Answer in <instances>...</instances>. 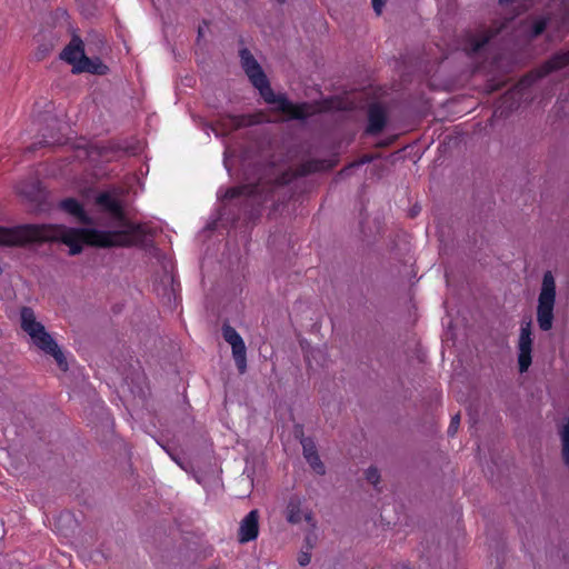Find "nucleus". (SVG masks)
Wrapping results in <instances>:
<instances>
[{
  "label": "nucleus",
  "mask_w": 569,
  "mask_h": 569,
  "mask_svg": "<svg viewBox=\"0 0 569 569\" xmlns=\"http://www.w3.org/2000/svg\"><path fill=\"white\" fill-rule=\"evenodd\" d=\"M96 204L110 214L114 230L67 228L61 224L0 226V246L26 243H63L69 249H82L83 244L102 248L140 246L142 249H160L172 244L171 234L153 222L131 221L122 202L108 191L96 197Z\"/></svg>",
  "instance_id": "nucleus-1"
},
{
  "label": "nucleus",
  "mask_w": 569,
  "mask_h": 569,
  "mask_svg": "<svg viewBox=\"0 0 569 569\" xmlns=\"http://www.w3.org/2000/svg\"><path fill=\"white\" fill-rule=\"evenodd\" d=\"M239 56L244 73L267 103L278 104L277 110L292 120H305L311 114L310 103H293L284 94H276L273 92L264 71L249 49H241Z\"/></svg>",
  "instance_id": "nucleus-2"
},
{
  "label": "nucleus",
  "mask_w": 569,
  "mask_h": 569,
  "mask_svg": "<svg viewBox=\"0 0 569 569\" xmlns=\"http://www.w3.org/2000/svg\"><path fill=\"white\" fill-rule=\"evenodd\" d=\"M239 56L244 73L267 103L278 104L277 110L292 120H305L311 114L310 103H293L284 94H276L273 92L264 71L249 49H241Z\"/></svg>",
  "instance_id": "nucleus-3"
},
{
  "label": "nucleus",
  "mask_w": 569,
  "mask_h": 569,
  "mask_svg": "<svg viewBox=\"0 0 569 569\" xmlns=\"http://www.w3.org/2000/svg\"><path fill=\"white\" fill-rule=\"evenodd\" d=\"M556 303V280L551 271L543 273L538 297L537 322L542 331H549L553 325Z\"/></svg>",
  "instance_id": "nucleus-4"
},
{
  "label": "nucleus",
  "mask_w": 569,
  "mask_h": 569,
  "mask_svg": "<svg viewBox=\"0 0 569 569\" xmlns=\"http://www.w3.org/2000/svg\"><path fill=\"white\" fill-rule=\"evenodd\" d=\"M337 158L331 159H308L296 167V169H287L278 174L270 183L269 189L273 190L278 187H284L297 178L307 177L312 173L329 171L338 164Z\"/></svg>",
  "instance_id": "nucleus-5"
},
{
  "label": "nucleus",
  "mask_w": 569,
  "mask_h": 569,
  "mask_svg": "<svg viewBox=\"0 0 569 569\" xmlns=\"http://www.w3.org/2000/svg\"><path fill=\"white\" fill-rule=\"evenodd\" d=\"M27 335L30 337L32 343L38 349L54 358L60 369L64 371L68 369V363L61 349L51 337V335L47 331L44 326H41L39 329H34V331H31Z\"/></svg>",
  "instance_id": "nucleus-6"
},
{
  "label": "nucleus",
  "mask_w": 569,
  "mask_h": 569,
  "mask_svg": "<svg viewBox=\"0 0 569 569\" xmlns=\"http://www.w3.org/2000/svg\"><path fill=\"white\" fill-rule=\"evenodd\" d=\"M532 345L531 320L522 321L517 342L518 367L521 373L527 372L532 363Z\"/></svg>",
  "instance_id": "nucleus-7"
},
{
  "label": "nucleus",
  "mask_w": 569,
  "mask_h": 569,
  "mask_svg": "<svg viewBox=\"0 0 569 569\" xmlns=\"http://www.w3.org/2000/svg\"><path fill=\"white\" fill-rule=\"evenodd\" d=\"M502 26L482 28L476 32L466 31L462 36L463 50L469 56L478 53L491 39L500 33Z\"/></svg>",
  "instance_id": "nucleus-8"
},
{
  "label": "nucleus",
  "mask_w": 569,
  "mask_h": 569,
  "mask_svg": "<svg viewBox=\"0 0 569 569\" xmlns=\"http://www.w3.org/2000/svg\"><path fill=\"white\" fill-rule=\"evenodd\" d=\"M222 336L223 339L231 346L232 356L237 368L241 373H243L247 368V348L243 339L233 327L227 323H224L222 327Z\"/></svg>",
  "instance_id": "nucleus-9"
},
{
  "label": "nucleus",
  "mask_w": 569,
  "mask_h": 569,
  "mask_svg": "<svg viewBox=\"0 0 569 569\" xmlns=\"http://www.w3.org/2000/svg\"><path fill=\"white\" fill-rule=\"evenodd\" d=\"M305 499L293 495L289 498L286 507V519L291 525H298L306 520L312 528H316L312 511L303 507Z\"/></svg>",
  "instance_id": "nucleus-10"
},
{
  "label": "nucleus",
  "mask_w": 569,
  "mask_h": 569,
  "mask_svg": "<svg viewBox=\"0 0 569 569\" xmlns=\"http://www.w3.org/2000/svg\"><path fill=\"white\" fill-rule=\"evenodd\" d=\"M263 186L261 182L253 184H242L229 188L224 193V199L233 200L244 198L247 202L261 204L267 200V196L262 197Z\"/></svg>",
  "instance_id": "nucleus-11"
},
{
  "label": "nucleus",
  "mask_w": 569,
  "mask_h": 569,
  "mask_svg": "<svg viewBox=\"0 0 569 569\" xmlns=\"http://www.w3.org/2000/svg\"><path fill=\"white\" fill-rule=\"evenodd\" d=\"M367 117L368 124L365 130L366 134H380L388 123V114L385 107L378 102L371 103L368 108Z\"/></svg>",
  "instance_id": "nucleus-12"
},
{
  "label": "nucleus",
  "mask_w": 569,
  "mask_h": 569,
  "mask_svg": "<svg viewBox=\"0 0 569 569\" xmlns=\"http://www.w3.org/2000/svg\"><path fill=\"white\" fill-rule=\"evenodd\" d=\"M567 66H569V49L553 53L549 59L538 66L533 72L537 78L542 79Z\"/></svg>",
  "instance_id": "nucleus-13"
},
{
  "label": "nucleus",
  "mask_w": 569,
  "mask_h": 569,
  "mask_svg": "<svg viewBox=\"0 0 569 569\" xmlns=\"http://www.w3.org/2000/svg\"><path fill=\"white\" fill-rule=\"evenodd\" d=\"M258 510H251L240 522L238 539L241 543L254 540L259 533Z\"/></svg>",
  "instance_id": "nucleus-14"
},
{
  "label": "nucleus",
  "mask_w": 569,
  "mask_h": 569,
  "mask_svg": "<svg viewBox=\"0 0 569 569\" xmlns=\"http://www.w3.org/2000/svg\"><path fill=\"white\" fill-rule=\"evenodd\" d=\"M83 57H87L84 54L83 41L79 36L74 34L60 53V58L72 64L76 72V66L80 63V59H83Z\"/></svg>",
  "instance_id": "nucleus-15"
},
{
  "label": "nucleus",
  "mask_w": 569,
  "mask_h": 569,
  "mask_svg": "<svg viewBox=\"0 0 569 569\" xmlns=\"http://www.w3.org/2000/svg\"><path fill=\"white\" fill-rule=\"evenodd\" d=\"M59 208L74 217L82 224H92V218L86 212L82 203L76 198H66L59 202Z\"/></svg>",
  "instance_id": "nucleus-16"
},
{
  "label": "nucleus",
  "mask_w": 569,
  "mask_h": 569,
  "mask_svg": "<svg viewBox=\"0 0 569 569\" xmlns=\"http://www.w3.org/2000/svg\"><path fill=\"white\" fill-rule=\"evenodd\" d=\"M109 68L99 58L83 57L80 63L76 66V72H88L91 74L103 76Z\"/></svg>",
  "instance_id": "nucleus-17"
},
{
  "label": "nucleus",
  "mask_w": 569,
  "mask_h": 569,
  "mask_svg": "<svg viewBox=\"0 0 569 569\" xmlns=\"http://www.w3.org/2000/svg\"><path fill=\"white\" fill-rule=\"evenodd\" d=\"M19 316L20 327L26 333L34 331V329H39V327L43 326L42 322L37 319L36 312L30 307H22Z\"/></svg>",
  "instance_id": "nucleus-18"
},
{
  "label": "nucleus",
  "mask_w": 569,
  "mask_h": 569,
  "mask_svg": "<svg viewBox=\"0 0 569 569\" xmlns=\"http://www.w3.org/2000/svg\"><path fill=\"white\" fill-rule=\"evenodd\" d=\"M220 121L228 131H234L251 124V121L247 116L228 114L222 117Z\"/></svg>",
  "instance_id": "nucleus-19"
},
{
  "label": "nucleus",
  "mask_w": 569,
  "mask_h": 569,
  "mask_svg": "<svg viewBox=\"0 0 569 569\" xmlns=\"http://www.w3.org/2000/svg\"><path fill=\"white\" fill-rule=\"evenodd\" d=\"M559 436L561 441V458L569 470V419L562 425Z\"/></svg>",
  "instance_id": "nucleus-20"
},
{
  "label": "nucleus",
  "mask_w": 569,
  "mask_h": 569,
  "mask_svg": "<svg viewBox=\"0 0 569 569\" xmlns=\"http://www.w3.org/2000/svg\"><path fill=\"white\" fill-rule=\"evenodd\" d=\"M547 26H548L547 18H539V19L535 20L530 28V31H529V38L530 39L538 38L540 34H542L545 32V30L547 29Z\"/></svg>",
  "instance_id": "nucleus-21"
},
{
  "label": "nucleus",
  "mask_w": 569,
  "mask_h": 569,
  "mask_svg": "<svg viewBox=\"0 0 569 569\" xmlns=\"http://www.w3.org/2000/svg\"><path fill=\"white\" fill-rule=\"evenodd\" d=\"M303 457L309 459L310 457L317 455V447L311 438H303L301 440Z\"/></svg>",
  "instance_id": "nucleus-22"
},
{
  "label": "nucleus",
  "mask_w": 569,
  "mask_h": 569,
  "mask_svg": "<svg viewBox=\"0 0 569 569\" xmlns=\"http://www.w3.org/2000/svg\"><path fill=\"white\" fill-rule=\"evenodd\" d=\"M306 460L315 472H317L318 475H325L326 468L318 453Z\"/></svg>",
  "instance_id": "nucleus-23"
},
{
  "label": "nucleus",
  "mask_w": 569,
  "mask_h": 569,
  "mask_svg": "<svg viewBox=\"0 0 569 569\" xmlns=\"http://www.w3.org/2000/svg\"><path fill=\"white\" fill-rule=\"evenodd\" d=\"M366 479L372 486L377 487L380 481V473L376 467H370L366 470Z\"/></svg>",
  "instance_id": "nucleus-24"
},
{
  "label": "nucleus",
  "mask_w": 569,
  "mask_h": 569,
  "mask_svg": "<svg viewBox=\"0 0 569 569\" xmlns=\"http://www.w3.org/2000/svg\"><path fill=\"white\" fill-rule=\"evenodd\" d=\"M459 423H460V417L459 415H456L451 418V421H450V425H449V428H448V435L449 436H455L458 428H459Z\"/></svg>",
  "instance_id": "nucleus-25"
},
{
  "label": "nucleus",
  "mask_w": 569,
  "mask_h": 569,
  "mask_svg": "<svg viewBox=\"0 0 569 569\" xmlns=\"http://www.w3.org/2000/svg\"><path fill=\"white\" fill-rule=\"evenodd\" d=\"M311 561V555H310V551L307 550V551H301L298 556V562L300 566L305 567L307 565H309Z\"/></svg>",
  "instance_id": "nucleus-26"
},
{
  "label": "nucleus",
  "mask_w": 569,
  "mask_h": 569,
  "mask_svg": "<svg viewBox=\"0 0 569 569\" xmlns=\"http://www.w3.org/2000/svg\"><path fill=\"white\" fill-rule=\"evenodd\" d=\"M372 160H373V156H371V154H363L359 159L352 161V166H355L357 168V167L363 166L366 163H369Z\"/></svg>",
  "instance_id": "nucleus-27"
},
{
  "label": "nucleus",
  "mask_w": 569,
  "mask_h": 569,
  "mask_svg": "<svg viewBox=\"0 0 569 569\" xmlns=\"http://www.w3.org/2000/svg\"><path fill=\"white\" fill-rule=\"evenodd\" d=\"M356 168L355 166H352V162H350L348 166L343 167L339 172H338V177L339 178H346V177H349L351 174V171L352 169Z\"/></svg>",
  "instance_id": "nucleus-28"
},
{
  "label": "nucleus",
  "mask_w": 569,
  "mask_h": 569,
  "mask_svg": "<svg viewBox=\"0 0 569 569\" xmlns=\"http://www.w3.org/2000/svg\"><path fill=\"white\" fill-rule=\"evenodd\" d=\"M375 12L379 16L382 12L385 0H371Z\"/></svg>",
  "instance_id": "nucleus-29"
},
{
  "label": "nucleus",
  "mask_w": 569,
  "mask_h": 569,
  "mask_svg": "<svg viewBox=\"0 0 569 569\" xmlns=\"http://www.w3.org/2000/svg\"><path fill=\"white\" fill-rule=\"evenodd\" d=\"M420 211V208H417V207H413L411 210H410V217L411 218H415Z\"/></svg>",
  "instance_id": "nucleus-30"
},
{
  "label": "nucleus",
  "mask_w": 569,
  "mask_h": 569,
  "mask_svg": "<svg viewBox=\"0 0 569 569\" xmlns=\"http://www.w3.org/2000/svg\"><path fill=\"white\" fill-rule=\"evenodd\" d=\"M171 457L182 469H186L184 465L178 458H176L174 456Z\"/></svg>",
  "instance_id": "nucleus-31"
},
{
  "label": "nucleus",
  "mask_w": 569,
  "mask_h": 569,
  "mask_svg": "<svg viewBox=\"0 0 569 569\" xmlns=\"http://www.w3.org/2000/svg\"><path fill=\"white\" fill-rule=\"evenodd\" d=\"M306 541L308 543V550L310 551L312 549V543H311V539L309 536H307Z\"/></svg>",
  "instance_id": "nucleus-32"
},
{
  "label": "nucleus",
  "mask_w": 569,
  "mask_h": 569,
  "mask_svg": "<svg viewBox=\"0 0 569 569\" xmlns=\"http://www.w3.org/2000/svg\"><path fill=\"white\" fill-rule=\"evenodd\" d=\"M389 143H390L389 141H381L378 143V147H387V146H389Z\"/></svg>",
  "instance_id": "nucleus-33"
},
{
  "label": "nucleus",
  "mask_w": 569,
  "mask_h": 569,
  "mask_svg": "<svg viewBox=\"0 0 569 569\" xmlns=\"http://www.w3.org/2000/svg\"><path fill=\"white\" fill-rule=\"evenodd\" d=\"M513 0H499L501 3H511Z\"/></svg>",
  "instance_id": "nucleus-34"
},
{
  "label": "nucleus",
  "mask_w": 569,
  "mask_h": 569,
  "mask_svg": "<svg viewBox=\"0 0 569 569\" xmlns=\"http://www.w3.org/2000/svg\"><path fill=\"white\" fill-rule=\"evenodd\" d=\"M80 252H81V251H76V250L69 251V253H70L71 256H74V254L80 253Z\"/></svg>",
  "instance_id": "nucleus-35"
},
{
  "label": "nucleus",
  "mask_w": 569,
  "mask_h": 569,
  "mask_svg": "<svg viewBox=\"0 0 569 569\" xmlns=\"http://www.w3.org/2000/svg\"><path fill=\"white\" fill-rule=\"evenodd\" d=\"M280 4H283L287 0H277Z\"/></svg>",
  "instance_id": "nucleus-36"
}]
</instances>
